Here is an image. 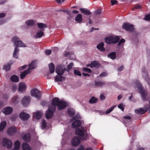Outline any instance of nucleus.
I'll use <instances>...</instances> for the list:
<instances>
[{
	"mask_svg": "<svg viewBox=\"0 0 150 150\" xmlns=\"http://www.w3.org/2000/svg\"><path fill=\"white\" fill-rule=\"evenodd\" d=\"M23 139L26 142H29L30 140L31 136L30 134H27L23 136Z\"/></svg>",
	"mask_w": 150,
	"mask_h": 150,
	"instance_id": "32",
	"label": "nucleus"
},
{
	"mask_svg": "<svg viewBox=\"0 0 150 150\" xmlns=\"http://www.w3.org/2000/svg\"><path fill=\"white\" fill-rule=\"evenodd\" d=\"M28 65H23V66L21 67L18 68V69L20 70L21 71L22 70L25 69L27 67Z\"/></svg>",
	"mask_w": 150,
	"mask_h": 150,
	"instance_id": "52",
	"label": "nucleus"
},
{
	"mask_svg": "<svg viewBox=\"0 0 150 150\" xmlns=\"http://www.w3.org/2000/svg\"><path fill=\"white\" fill-rule=\"evenodd\" d=\"M82 137V139L83 140H86L88 139V137L87 135L84 134Z\"/></svg>",
	"mask_w": 150,
	"mask_h": 150,
	"instance_id": "50",
	"label": "nucleus"
},
{
	"mask_svg": "<svg viewBox=\"0 0 150 150\" xmlns=\"http://www.w3.org/2000/svg\"><path fill=\"white\" fill-rule=\"evenodd\" d=\"M31 95L35 97L37 99H40L41 97V94L39 91L36 88H34L30 91Z\"/></svg>",
	"mask_w": 150,
	"mask_h": 150,
	"instance_id": "7",
	"label": "nucleus"
},
{
	"mask_svg": "<svg viewBox=\"0 0 150 150\" xmlns=\"http://www.w3.org/2000/svg\"><path fill=\"white\" fill-rule=\"evenodd\" d=\"M116 106V105H115V106H113L111 107L109 109H107L105 112V114H108L110 113L113 110V109H114V108Z\"/></svg>",
	"mask_w": 150,
	"mask_h": 150,
	"instance_id": "45",
	"label": "nucleus"
},
{
	"mask_svg": "<svg viewBox=\"0 0 150 150\" xmlns=\"http://www.w3.org/2000/svg\"><path fill=\"white\" fill-rule=\"evenodd\" d=\"M30 100V98L29 96H25L22 100V103L23 106H26L29 103Z\"/></svg>",
	"mask_w": 150,
	"mask_h": 150,
	"instance_id": "14",
	"label": "nucleus"
},
{
	"mask_svg": "<svg viewBox=\"0 0 150 150\" xmlns=\"http://www.w3.org/2000/svg\"><path fill=\"white\" fill-rule=\"evenodd\" d=\"M142 8V6L139 4H136L132 8V10L133 11L135 9H140Z\"/></svg>",
	"mask_w": 150,
	"mask_h": 150,
	"instance_id": "48",
	"label": "nucleus"
},
{
	"mask_svg": "<svg viewBox=\"0 0 150 150\" xmlns=\"http://www.w3.org/2000/svg\"><path fill=\"white\" fill-rule=\"evenodd\" d=\"M101 12V10L100 9H98L95 12V13L96 15H98L100 14Z\"/></svg>",
	"mask_w": 150,
	"mask_h": 150,
	"instance_id": "57",
	"label": "nucleus"
},
{
	"mask_svg": "<svg viewBox=\"0 0 150 150\" xmlns=\"http://www.w3.org/2000/svg\"><path fill=\"white\" fill-rule=\"evenodd\" d=\"M67 113L69 117L74 115L75 113V111L72 109H68Z\"/></svg>",
	"mask_w": 150,
	"mask_h": 150,
	"instance_id": "35",
	"label": "nucleus"
},
{
	"mask_svg": "<svg viewBox=\"0 0 150 150\" xmlns=\"http://www.w3.org/2000/svg\"><path fill=\"white\" fill-rule=\"evenodd\" d=\"M31 72V71H29V69H27L21 72L20 78L21 79H23L27 74L30 73Z\"/></svg>",
	"mask_w": 150,
	"mask_h": 150,
	"instance_id": "19",
	"label": "nucleus"
},
{
	"mask_svg": "<svg viewBox=\"0 0 150 150\" xmlns=\"http://www.w3.org/2000/svg\"><path fill=\"white\" fill-rule=\"evenodd\" d=\"M97 101V99L94 97H92L89 100V102L90 103H95Z\"/></svg>",
	"mask_w": 150,
	"mask_h": 150,
	"instance_id": "40",
	"label": "nucleus"
},
{
	"mask_svg": "<svg viewBox=\"0 0 150 150\" xmlns=\"http://www.w3.org/2000/svg\"><path fill=\"white\" fill-rule=\"evenodd\" d=\"M142 75L144 79L146 81L149 86H150V79L149 76L148 75L147 73V71H146L145 67L143 68L142 69Z\"/></svg>",
	"mask_w": 150,
	"mask_h": 150,
	"instance_id": "10",
	"label": "nucleus"
},
{
	"mask_svg": "<svg viewBox=\"0 0 150 150\" xmlns=\"http://www.w3.org/2000/svg\"><path fill=\"white\" fill-rule=\"evenodd\" d=\"M11 80L13 82H17L19 81V78L16 75H13L10 78Z\"/></svg>",
	"mask_w": 150,
	"mask_h": 150,
	"instance_id": "31",
	"label": "nucleus"
},
{
	"mask_svg": "<svg viewBox=\"0 0 150 150\" xmlns=\"http://www.w3.org/2000/svg\"><path fill=\"white\" fill-rule=\"evenodd\" d=\"M20 99L19 97L17 96H16L14 97L12 99V102L15 103L16 104L18 103V102L20 101Z\"/></svg>",
	"mask_w": 150,
	"mask_h": 150,
	"instance_id": "36",
	"label": "nucleus"
},
{
	"mask_svg": "<svg viewBox=\"0 0 150 150\" xmlns=\"http://www.w3.org/2000/svg\"><path fill=\"white\" fill-rule=\"evenodd\" d=\"M2 144L3 146H6L8 149H10L12 146L11 141L9 139L4 138L3 139Z\"/></svg>",
	"mask_w": 150,
	"mask_h": 150,
	"instance_id": "6",
	"label": "nucleus"
},
{
	"mask_svg": "<svg viewBox=\"0 0 150 150\" xmlns=\"http://www.w3.org/2000/svg\"><path fill=\"white\" fill-rule=\"evenodd\" d=\"M80 10L81 12L86 15H90L91 14V12L88 9L85 8H80Z\"/></svg>",
	"mask_w": 150,
	"mask_h": 150,
	"instance_id": "20",
	"label": "nucleus"
},
{
	"mask_svg": "<svg viewBox=\"0 0 150 150\" xmlns=\"http://www.w3.org/2000/svg\"><path fill=\"white\" fill-rule=\"evenodd\" d=\"M65 79V77L64 76H56L55 77V80L57 81L63 82L64 81Z\"/></svg>",
	"mask_w": 150,
	"mask_h": 150,
	"instance_id": "24",
	"label": "nucleus"
},
{
	"mask_svg": "<svg viewBox=\"0 0 150 150\" xmlns=\"http://www.w3.org/2000/svg\"><path fill=\"white\" fill-rule=\"evenodd\" d=\"M122 28L130 33L134 32L135 31L134 25L129 23H124L122 26Z\"/></svg>",
	"mask_w": 150,
	"mask_h": 150,
	"instance_id": "5",
	"label": "nucleus"
},
{
	"mask_svg": "<svg viewBox=\"0 0 150 150\" xmlns=\"http://www.w3.org/2000/svg\"><path fill=\"white\" fill-rule=\"evenodd\" d=\"M137 87L141 94L143 100H148L149 98L147 97V93L143 89L142 86L140 83H139Z\"/></svg>",
	"mask_w": 150,
	"mask_h": 150,
	"instance_id": "4",
	"label": "nucleus"
},
{
	"mask_svg": "<svg viewBox=\"0 0 150 150\" xmlns=\"http://www.w3.org/2000/svg\"><path fill=\"white\" fill-rule=\"evenodd\" d=\"M37 25L39 28H41V30H43V28H46L47 27V25L43 23H38Z\"/></svg>",
	"mask_w": 150,
	"mask_h": 150,
	"instance_id": "42",
	"label": "nucleus"
},
{
	"mask_svg": "<svg viewBox=\"0 0 150 150\" xmlns=\"http://www.w3.org/2000/svg\"><path fill=\"white\" fill-rule=\"evenodd\" d=\"M5 14L3 13H0V18L4 17L5 16Z\"/></svg>",
	"mask_w": 150,
	"mask_h": 150,
	"instance_id": "63",
	"label": "nucleus"
},
{
	"mask_svg": "<svg viewBox=\"0 0 150 150\" xmlns=\"http://www.w3.org/2000/svg\"><path fill=\"white\" fill-rule=\"evenodd\" d=\"M77 150H85V149L83 145H80Z\"/></svg>",
	"mask_w": 150,
	"mask_h": 150,
	"instance_id": "54",
	"label": "nucleus"
},
{
	"mask_svg": "<svg viewBox=\"0 0 150 150\" xmlns=\"http://www.w3.org/2000/svg\"><path fill=\"white\" fill-rule=\"evenodd\" d=\"M13 108L11 107H7L4 108L2 109V112L6 115L11 114L13 112Z\"/></svg>",
	"mask_w": 150,
	"mask_h": 150,
	"instance_id": "13",
	"label": "nucleus"
},
{
	"mask_svg": "<svg viewBox=\"0 0 150 150\" xmlns=\"http://www.w3.org/2000/svg\"><path fill=\"white\" fill-rule=\"evenodd\" d=\"M34 115L35 117L37 119H40L42 117L41 113L39 111H37L36 113H35Z\"/></svg>",
	"mask_w": 150,
	"mask_h": 150,
	"instance_id": "39",
	"label": "nucleus"
},
{
	"mask_svg": "<svg viewBox=\"0 0 150 150\" xmlns=\"http://www.w3.org/2000/svg\"><path fill=\"white\" fill-rule=\"evenodd\" d=\"M104 46V44L103 43L101 42L97 45L96 47L100 52H102L105 51V50Z\"/></svg>",
	"mask_w": 150,
	"mask_h": 150,
	"instance_id": "23",
	"label": "nucleus"
},
{
	"mask_svg": "<svg viewBox=\"0 0 150 150\" xmlns=\"http://www.w3.org/2000/svg\"><path fill=\"white\" fill-rule=\"evenodd\" d=\"M119 38L117 36L114 37L111 36L107 37L105 39V42L108 44L116 43L119 41Z\"/></svg>",
	"mask_w": 150,
	"mask_h": 150,
	"instance_id": "3",
	"label": "nucleus"
},
{
	"mask_svg": "<svg viewBox=\"0 0 150 150\" xmlns=\"http://www.w3.org/2000/svg\"><path fill=\"white\" fill-rule=\"evenodd\" d=\"M83 71L88 73H91L92 72L91 70L90 69L86 67L83 68Z\"/></svg>",
	"mask_w": 150,
	"mask_h": 150,
	"instance_id": "49",
	"label": "nucleus"
},
{
	"mask_svg": "<svg viewBox=\"0 0 150 150\" xmlns=\"http://www.w3.org/2000/svg\"><path fill=\"white\" fill-rule=\"evenodd\" d=\"M91 68H99L100 67V65L98 62L96 61H94L91 62Z\"/></svg>",
	"mask_w": 150,
	"mask_h": 150,
	"instance_id": "25",
	"label": "nucleus"
},
{
	"mask_svg": "<svg viewBox=\"0 0 150 150\" xmlns=\"http://www.w3.org/2000/svg\"><path fill=\"white\" fill-rule=\"evenodd\" d=\"M50 71L51 73H54V71L55 66L53 63H51L49 64Z\"/></svg>",
	"mask_w": 150,
	"mask_h": 150,
	"instance_id": "34",
	"label": "nucleus"
},
{
	"mask_svg": "<svg viewBox=\"0 0 150 150\" xmlns=\"http://www.w3.org/2000/svg\"><path fill=\"white\" fill-rule=\"evenodd\" d=\"M12 40L14 43V45L16 46L13 54V56L14 58L17 59L18 56L17 53L19 51V50L17 47H26V46L20 40V38L17 36L13 37L12 38Z\"/></svg>",
	"mask_w": 150,
	"mask_h": 150,
	"instance_id": "2",
	"label": "nucleus"
},
{
	"mask_svg": "<svg viewBox=\"0 0 150 150\" xmlns=\"http://www.w3.org/2000/svg\"><path fill=\"white\" fill-rule=\"evenodd\" d=\"M74 74L75 76H81V72L78 70L75 69L74 71Z\"/></svg>",
	"mask_w": 150,
	"mask_h": 150,
	"instance_id": "46",
	"label": "nucleus"
},
{
	"mask_svg": "<svg viewBox=\"0 0 150 150\" xmlns=\"http://www.w3.org/2000/svg\"><path fill=\"white\" fill-rule=\"evenodd\" d=\"M100 99L101 100H103L105 98V96L103 94H101L100 96Z\"/></svg>",
	"mask_w": 150,
	"mask_h": 150,
	"instance_id": "59",
	"label": "nucleus"
},
{
	"mask_svg": "<svg viewBox=\"0 0 150 150\" xmlns=\"http://www.w3.org/2000/svg\"><path fill=\"white\" fill-rule=\"evenodd\" d=\"M41 125L42 129H44L46 128V123L45 120H42Z\"/></svg>",
	"mask_w": 150,
	"mask_h": 150,
	"instance_id": "47",
	"label": "nucleus"
},
{
	"mask_svg": "<svg viewBox=\"0 0 150 150\" xmlns=\"http://www.w3.org/2000/svg\"><path fill=\"white\" fill-rule=\"evenodd\" d=\"M25 24L28 26H33L35 24L34 21L32 20H28L25 22Z\"/></svg>",
	"mask_w": 150,
	"mask_h": 150,
	"instance_id": "37",
	"label": "nucleus"
},
{
	"mask_svg": "<svg viewBox=\"0 0 150 150\" xmlns=\"http://www.w3.org/2000/svg\"><path fill=\"white\" fill-rule=\"evenodd\" d=\"M80 143V139L77 137H75L73 138L71 140V144L74 146H78Z\"/></svg>",
	"mask_w": 150,
	"mask_h": 150,
	"instance_id": "12",
	"label": "nucleus"
},
{
	"mask_svg": "<svg viewBox=\"0 0 150 150\" xmlns=\"http://www.w3.org/2000/svg\"><path fill=\"white\" fill-rule=\"evenodd\" d=\"M7 124L6 121H1L0 123V131L3 130L6 127Z\"/></svg>",
	"mask_w": 150,
	"mask_h": 150,
	"instance_id": "30",
	"label": "nucleus"
},
{
	"mask_svg": "<svg viewBox=\"0 0 150 150\" xmlns=\"http://www.w3.org/2000/svg\"><path fill=\"white\" fill-rule=\"evenodd\" d=\"M52 52V51L50 50H45V53L46 55H49L51 54Z\"/></svg>",
	"mask_w": 150,
	"mask_h": 150,
	"instance_id": "53",
	"label": "nucleus"
},
{
	"mask_svg": "<svg viewBox=\"0 0 150 150\" xmlns=\"http://www.w3.org/2000/svg\"><path fill=\"white\" fill-rule=\"evenodd\" d=\"M123 118L126 119L130 120L131 119V117L129 116H124Z\"/></svg>",
	"mask_w": 150,
	"mask_h": 150,
	"instance_id": "62",
	"label": "nucleus"
},
{
	"mask_svg": "<svg viewBox=\"0 0 150 150\" xmlns=\"http://www.w3.org/2000/svg\"><path fill=\"white\" fill-rule=\"evenodd\" d=\"M14 149L16 150H18L20 147V143L18 140L16 141L14 143Z\"/></svg>",
	"mask_w": 150,
	"mask_h": 150,
	"instance_id": "33",
	"label": "nucleus"
},
{
	"mask_svg": "<svg viewBox=\"0 0 150 150\" xmlns=\"http://www.w3.org/2000/svg\"><path fill=\"white\" fill-rule=\"evenodd\" d=\"M111 3L112 5L117 4V0H111Z\"/></svg>",
	"mask_w": 150,
	"mask_h": 150,
	"instance_id": "58",
	"label": "nucleus"
},
{
	"mask_svg": "<svg viewBox=\"0 0 150 150\" xmlns=\"http://www.w3.org/2000/svg\"><path fill=\"white\" fill-rule=\"evenodd\" d=\"M20 118L23 121H26L28 120L30 118V115L25 112H22L19 115Z\"/></svg>",
	"mask_w": 150,
	"mask_h": 150,
	"instance_id": "15",
	"label": "nucleus"
},
{
	"mask_svg": "<svg viewBox=\"0 0 150 150\" xmlns=\"http://www.w3.org/2000/svg\"><path fill=\"white\" fill-rule=\"evenodd\" d=\"M51 104L53 107L52 109L55 111L56 107L59 110H64L67 106V103L64 101L60 100L58 98H54L52 100Z\"/></svg>",
	"mask_w": 150,
	"mask_h": 150,
	"instance_id": "1",
	"label": "nucleus"
},
{
	"mask_svg": "<svg viewBox=\"0 0 150 150\" xmlns=\"http://www.w3.org/2000/svg\"><path fill=\"white\" fill-rule=\"evenodd\" d=\"M136 113L138 114H143L146 112V110H144L142 108H140L138 109H135V110Z\"/></svg>",
	"mask_w": 150,
	"mask_h": 150,
	"instance_id": "27",
	"label": "nucleus"
},
{
	"mask_svg": "<svg viewBox=\"0 0 150 150\" xmlns=\"http://www.w3.org/2000/svg\"><path fill=\"white\" fill-rule=\"evenodd\" d=\"M11 68V65L9 64L5 65L3 67V69L6 71H9Z\"/></svg>",
	"mask_w": 150,
	"mask_h": 150,
	"instance_id": "43",
	"label": "nucleus"
},
{
	"mask_svg": "<svg viewBox=\"0 0 150 150\" xmlns=\"http://www.w3.org/2000/svg\"><path fill=\"white\" fill-rule=\"evenodd\" d=\"M37 61L36 60H33L31 64L29 65V67L28 69H29V71H31V69H34L36 67V62Z\"/></svg>",
	"mask_w": 150,
	"mask_h": 150,
	"instance_id": "21",
	"label": "nucleus"
},
{
	"mask_svg": "<svg viewBox=\"0 0 150 150\" xmlns=\"http://www.w3.org/2000/svg\"><path fill=\"white\" fill-rule=\"evenodd\" d=\"M21 147L23 150H31L30 147L29 146V145L26 143H23Z\"/></svg>",
	"mask_w": 150,
	"mask_h": 150,
	"instance_id": "28",
	"label": "nucleus"
},
{
	"mask_svg": "<svg viewBox=\"0 0 150 150\" xmlns=\"http://www.w3.org/2000/svg\"><path fill=\"white\" fill-rule=\"evenodd\" d=\"M26 88V87L25 84L24 83L22 82L20 83L18 90L20 92H24L25 91Z\"/></svg>",
	"mask_w": 150,
	"mask_h": 150,
	"instance_id": "18",
	"label": "nucleus"
},
{
	"mask_svg": "<svg viewBox=\"0 0 150 150\" xmlns=\"http://www.w3.org/2000/svg\"><path fill=\"white\" fill-rule=\"evenodd\" d=\"M44 33L41 31H38L35 36L36 38H39L41 37L43 35Z\"/></svg>",
	"mask_w": 150,
	"mask_h": 150,
	"instance_id": "38",
	"label": "nucleus"
},
{
	"mask_svg": "<svg viewBox=\"0 0 150 150\" xmlns=\"http://www.w3.org/2000/svg\"><path fill=\"white\" fill-rule=\"evenodd\" d=\"M73 65L74 64L73 63H70L67 65V69H66V71L69 72L70 70L72 68Z\"/></svg>",
	"mask_w": 150,
	"mask_h": 150,
	"instance_id": "44",
	"label": "nucleus"
},
{
	"mask_svg": "<svg viewBox=\"0 0 150 150\" xmlns=\"http://www.w3.org/2000/svg\"><path fill=\"white\" fill-rule=\"evenodd\" d=\"M81 124V121L79 120H75L72 124V127L73 128H76L80 127Z\"/></svg>",
	"mask_w": 150,
	"mask_h": 150,
	"instance_id": "17",
	"label": "nucleus"
},
{
	"mask_svg": "<svg viewBox=\"0 0 150 150\" xmlns=\"http://www.w3.org/2000/svg\"><path fill=\"white\" fill-rule=\"evenodd\" d=\"M52 105L49 106L48 111L46 112L45 117L47 119L51 118L53 115V113L55 112L52 109Z\"/></svg>",
	"mask_w": 150,
	"mask_h": 150,
	"instance_id": "9",
	"label": "nucleus"
},
{
	"mask_svg": "<svg viewBox=\"0 0 150 150\" xmlns=\"http://www.w3.org/2000/svg\"><path fill=\"white\" fill-rule=\"evenodd\" d=\"M17 87L16 86H12V89L13 92H15L16 90Z\"/></svg>",
	"mask_w": 150,
	"mask_h": 150,
	"instance_id": "60",
	"label": "nucleus"
},
{
	"mask_svg": "<svg viewBox=\"0 0 150 150\" xmlns=\"http://www.w3.org/2000/svg\"><path fill=\"white\" fill-rule=\"evenodd\" d=\"M107 57L112 60L115 59L116 57V52H114L109 53L108 54Z\"/></svg>",
	"mask_w": 150,
	"mask_h": 150,
	"instance_id": "26",
	"label": "nucleus"
},
{
	"mask_svg": "<svg viewBox=\"0 0 150 150\" xmlns=\"http://www.w3.org/2000/svg\"><path fill=\"white\" fill-rule=\"evenodd\" d=\"M118 108L122 110V111H124V108L123 107V104L122 103L118 105Z\"/></svg>",
	"mask_w": 150,
	"mask_h": 150,
	"instance_id": "55",
	"label": "nucleus"
},
{
	"mask_svg": "<svg viewBox=\"0 0 150 150\" xmlns=\"http://www.w3.org/2000/svg\"><path fill=\"white\" fill-rule=\"evenodd\" d=\"M106 76V73L105 72H103L100 74V76Z\"/></svg>",
	"mask_w": 150,
	"mask_h": 150,
	"instance_id": "61",
	"label": "nucleus"
},
{
	"mask_svg": "<svg viewBox=\"0 0 150 150\" xmlns=\"http://www.w3.org/2000/svg\"><path fill=\"white\" fill-rule=\"evenodd\" d=\"M94 86L95 87H101V86L104 85L105 84L104 82H101L95 81H94Z\"/></svg>",
	"mask_w": 150,
	"mask_h": 150,
	"instance_id": "29",
	"label": "nucleus"
},
{
	"mask_svg": "<svg viewBox=\"0 0 150 150\" xmlns=\"http://www.w3.org/2000/svg\"><path fill=\"white\" fill-rule=\"evenodd\" d=\"M81 118V117L80 116V114H77L74 116H73V117L71 119V121L76 119H80Z\"/></svg>",
	"mask_w": 150,
	"mask_h": 150,
	"instance_id": "41",
	"label": "nucleus"
},
{
	"mask_svg": "<svg viewBox=\"0 0 150 150\" xmlns=\"http://www.w3.org/2000/svg\"><path fill=\"white\" fill-rule=\"evenodd\" d=\"M65 71L66 70L64 66L61 65H57L55 69L56 72L59 76L62 75Z\"/></svg>",
	"mask_w": 150,
	"mask_h": 150,
	"instance_id": "8",
	"label": "nucleus"
},
{
	"mask_svg": "<svg viewBox=\"0 0 150 150\" xmlns=\"http://www.w3.org/2000/svg\"><path fill=\"white\" fill-rule=\"evenodd\" d=\"M17 129L14 127H12L9 128L7 130V133L9 136L14 135L16 132Z\"/></svg>",
	"mask_w": 150,
	"mask_h": 150,
	"instance_id": "16",
	"label": "nucleus"
},
{
	"mask_svg": "<svg viewBox=\"0 0 150 150\" xmlns=\"http://www.w3.org/2000/svg\"><path fill=\"white\" fill-rule=\"evenodd\" d=\"M144 19L147 21L150 20V14L146 15Z\"/></svg>",
	"mask_w": 150,
	"mask_h": 150,
	"instance_id": "56",
	"label": "nucleus"
},
{
	"mask_svg": "<svg viewBox=\"0 0 150 150\" xmlns=\"http://www.w3.org/2000/svg\"><path fill=\"white\" fill-rule=\"evenodd\" d=\"M41 104L42 105L45 106L47 104V103L46 102L44 101H42L41 102Z\"/></svg>",
	"mask_w": 150,
	"mask_h": 150,
	"instance_id": "64",
	"label": "nucleus"
},
{
	"mask_svg": "<svg viewBox=\"0 0 150 150\" xmlns=\"http://www.w3.org/2000/svg\"><path fill=\"white\" fill-rule=\"evenodd\" d=\"M82 20V16L80 14H78L75 18V20L79 23H81Z\"/></svg>",
	"mask_w": 150,
	"mask_h": 150,
	"instance_id": "22",
	"label": "nucleus"
},
{
	"mask_svg": "<svg viewBox=\"0 0 150 150\" xmlns=\"http://www.w3.org/2000/svg\"><path fill=\"white\" fill-rule=\"evenodd\" d=\"M87 130L85 129L83 127H81V129L77 128L75 130V134L76 135L82 136L86 132Z\"/></svg>",
	"mask_w": 150,
	"mask_h": 150,
	"instance_id": "11",
	"label": "nucleus"
},
{
	"mask_svg": "<svg viewBox=\"0 0 150 150\" xmlns=\"http://www.w3.org/2000/svg\"><path fill=\"white\" fill-rule=\"evenodd\" d=\"M125 40L124 39H122L118 43V46H120L123 43H125Z\"/></svg>",
	"mask_w": 150,
	"mask_h": 150,
	"instance_id": "51",
	"label": "nucleus"
}]
</instances>
